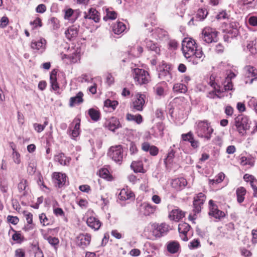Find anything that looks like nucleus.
I'll list each match as a JSON object with an SVG mask.
<instances>
[{"label":"nucleus","instance_id":"f257e3e1","mask_svg":"<svg viewBox=\"0 0 257 257\" xmlns=\"http://www.w3.org/2000/svg\"><path fill=\"white\" fill-rule=\"evenodd\" d=\"M182 52L187 59H192V63L197 64L203 59V53L201 48H198L195 41L191 38H186L182 42Z\"/></svg>","mask_w":257,"mask_h":257},{"label":"nucleus","instance_id":"f03ea898","mask_svg":"<svg viewBox=\"0 0 257 257\" xmlns=\"http://www.w3.org/2000/svg\"><path fill=\"white\" fill-rule=\"evenodd\" d=\"M236 75L231 72H230L223 82V87L221 88L217 84L213 82H210V85L214 88V90L209 92L207 95L208 97L210 98H215V97L222 98L224 97L222 94L224 91L231 90L233 89V84L231 81L232 79L235 78Z\"/></svg>","mask_w":257,"mask_h":257},{"label":"nucleus","instance_id":"7ed1b4c3","mask_svg":"<svg viewBox=\"0 0 257 257\" xmlns=\"http://www.w3.org/2000/svg\"><path fill=\"white\" fill-rule=\"evenodd\" d=\"M213 129L207 120H200L196 123V134L197 136L209 141L211 138Z\"/></svg>","mask_w":257,"mask_h":257},{"label":"nucleus","instance_id":"20e7f679","mask_svg":"<svg viewBox=\"0 0 257 257\" xmlns=\"http://www.w3.org/2000/svg\"><path fill=\"white\" fill-rule=\"evenodd\" d=\"M133 77L136 82L139 84L148 83L150 80V77L148 72L144 69L135 68L133 70Z\"/></svg>","mask_w":257,"mask_h":257},{"label":"nucleus","instance_id":"39448f33","mask_svg":"<svg viewBox=\"0 0 257 257\" xmlns=\"http://www.w3.org/2000/svg\"><path fill=\"white\" fill-rule=\"evenodd\" d=\"M108 156L114 162L121 164L123 156V151L121 145L111 147L108 152Z\"/></svg>","mask_w":257,"mask_h":257},{"label":"nucleus","instance_id":"423d86ee","mask_svg":"<svg viewBox=\"0 0 257 257\" xmlns=\"http://www.w3.org/2000/svg\"><path fill=\"white\" fill-rule=\"evenodd\" d=\"M218 32L214 29L206 27L202 31L200 38L206 43L215 42L217 40Z\"/></svg>","mask_w":257,"mask_h":257},{"label":"nucleus","instance_id":"0eeeda50","mask_svg":"<svg viewBox=\"0 0 257 257\" xmlns=\"http://www.w3.org/2000/svg\"><path fill=\"white\" fill-rule=\"evenodd\" d=\"M234 122L237 132L241 135H243L249 127L247 117L239 115L235 118Z\"/></svg>","mask_w":257,"mask_h":257},{"label":"nucleus","instance_id":"6e6552de","mask_svg":"<svg viewBox=\"0 0 257 257\" xmlns=\"http://www.w3.org/2000/svg\"><path fill=\"white\" fill-rule=\"evenodd\" d=\"M245 82L251 84L257 79V69L253 66L248 65L244 68Z\"/></svg>","mask_w":257,"mask_h":257},{"label":"nucleus","instance_id":"1a4fd4ad","mask_svg":"<svg viewBox=\"0 0 257 257\" xmlns=\"http://www.w3.org/2000/svg\"><path fill=\"white\" fill-rule=\"evenodd\" d=\"M153 232L156 237H160L169 231V225L165 223H153L152 224Z\"/></svg>","mask_w":257,"mask_h":257},{"label":"nucleus","instance_id":"9d476101","mask_svg":"<svg viewBox=\"0 0 257 257\" xmlns=\"http://www.w3.org/2000/svg\"><path fill=\"white\" fill-rule=\"evenodd\" d=\"M144 95L138 93L136 95L134 100L132 102V107L136 111H142L145 105Z\"/></svg>","mask_w":257,"mask_h":257},{"label":"nucleus","instance_id":"9b49d317","mask_svg":"<svg viewBox=\"0 0 257 257\" xmlns=\"http://www.w3.org/2000/svg\"><path fill=\"white\" fill-rule=\"evenodd\" d=\"M206 199L205 195L202 193L197 194L194 197L193 200V211L195 213H199L202 208Z\"/></svg>","mask_w":257,"mask_h":257},{"label":"nucleus","instance_id":"f8f14e48","mask_svg":"<svg viewBox=\"0 0 257 257\" xmlns=\"http://www.w3.org/2000/svg\"><path fill=\"white\" fill-rule=\"evenodd\" d=\"M67 176L64 173L54 172L52 175V179L56 186L59 188L63 186L66 183Z\"/></svg>","mask_w":257,"mask_h":257},{"label":"nucleus","instance_id":"ddd939ff","mask_svg":"<svg viewBox=\"0 0 257 257\" xmlns=\"http://www.w3.org/2000/svg\"><path fill=\"white\" fill-rule=\"evenodd\" d=\"M91 238V235L88 233L80 234L76 238L77 244L84 249L90 244Z\"/></svg>","mask_w":257,"mask_h":257},{"label":"nucleus","instance_id":"4468645a","mask_svg":"<svg viewBox=\"0 0 257 257\" xmlns=\"http://www.w3.org/2000/svg\"><path fill=\"white\" fill-rule=\"evenodd\" d=\"M210 211L209 215L212 216L215 218H220L225 216L224 212L218 209L217 206L214 203L213 200L209 201Z\"/></svg>","mask_w":257,"mask_h":257},{"label":"nucleus","instance_id":"2eb2a0df","mask_svg":"<svg viewBox=\"0 0 257 257\" xmlns=\"http://www.w3.org/2000/svg\"><path fill=\"white\" fill-rule=\"evenodd\" d=\"M181 138L183 141L189 142L194 149H197L199 148L200 145L199 142L198 140L194 139L192 132H189L187 134H182Z\"/></svg>","mask_w":257,"mask_h":257},{"label":"nucleus","instance_id":"dca6fc26","mask_svg":"<svg viewBox=\"0 0 257 257\" xmlns=\"http://www.w3.org/2000/svg\"><path fill=\"white\" fill-rule=\"evenodd\" d=\"M190 226L186 222H181L179 224L178 231L180 233V236L182 240L184 241H187L188 238L187 236V233L189 231Z\"/></svg>","mask_w":257,"mask_h":257},{"label":"nucleus","instance_id":"f3484780","mask_svg":"<svg viewBox=\"0 0 257 257\" xmlns=\"http://www.w3.org/2000/svg\"><path fill=\"white\" fill-rule=\"evenodd\" d=\"M157 207L155 205H153L149 203L144 202L142 204L141 210L145 216H149L154 214Z\"/></svg>","mask_w":257,"mask_h":257},{"label":"nucleus","instance_id":"a211bd4d","mask_svg":"<svg viewBox=\"0 0 257 257\" xmlns=\"http://www.w3.org/2000/svg\"><path fill=\"white\" fill-rule=\"evenodd\" d=\"M84 18L92 20L95 23L99 22L100 20L98 12L94 8H90L88 12H84Z\"/></svg>","mask_w":257,"mask_h":257},{"label":"nucleus","instance_id":"6ab92c4d","mask_svg":"<svg viewBox=\"0 0 257 257\" xmlns=\"http://www.w3.org/2000/svg\"><path fill=\"white\" fill-rule=\"evenodd\" d=\"M86 223L89 227L94 230H98L102 224L97 218L92 216L87 218Z\"/></svg>","mask_w":257,"mask_h":257},{"label":"nucleus","instance_id":"aec40b11","mask_svg":"<svg viewBox=\"0 0 257 257\" xmlns=\"http://www.w3.org/2000/svg\"><path fill=\"white\" fill-rule=\"evenodd\" d=\"M46 40L44 39H40L39 40H33L31 42V48L33 49L39 50L41 53L43 52L46 49Z\"/></svg>","mask_w":257,"mask_h":257},{"label":"nucleus","instance_id":"412c9836","mask_svg":"<svg viewBox=\"0 0 257 257\" xmlns=\"http://www.w3.org/2000/svg\"><path fill=\"white\" fill-rule=\"evenodd\" d=\"M54 160L62 166H68L71 161V158L67 157L63 153L55 155Z\"/></svg>","mask_w":257,"mask_h":257},{"label":"nucleus","instance_id":"4be33fe9","mask_svg":"<svg viewBox=\"0 0 257 257\" xmlns=\"http://www.w3.org/2000/svg\"><path fill=\"white\" fill-rule=\"evenodd\" d=\"M79 28V27L76 25L69 27L65 32L66 37L70 40L76 38L78 34Z\"/></svg>","mask_w":257,"mask_h":257},{"label":"nucleus","instance_id":"5701e85b","mask_svg":"<svg viewBox=\"0 0 257 257\" xmlns=\"http://www.w3.org/2000/svg\"><path fill=\"white\" fill-rule=\"evenodd\" d=\"M187 181L184 178H176L171 182V186L176 190L182 189L187 185Z\"/></svg>","mask_w":257,"mask_h":257},{"label":"nucleus","instance_id":"b1692460","mask_svg":"<svg viewBox=\"0 0 257 257\" xmlns=\"http://www.w3.org/2000/svg\"><path fill=\"white\" fill-rule=\"evenodd\" d=\"M134 197V193L127 189H121L118 195V199L121 200L133 199Z\"/></svg>","mask_w":257,"mask_h":257},{"label":"nucleus","instance_id":"393cba45","mask_svg":"<svg viewBox=\"0 0 257 257\" xmlns=\"http://www.w3.org/2000/svg\"><path fill=\"white\" fill-rule=\"evenodd\" d=\"M83 93L80 91L75 96L72 97L69 100V106L73 107L76 104H79L83 102Z\"/></svg>","mask_w":257,"mask_h":257},{"label":"nucleus","instance_id":"a878e982","mask_svg":"<svg viewBox=\"0 0 257 257\" xmlns=\"http://www.w3.org/2000/svg\"><path fill=\"white\" fill-rule=\"evenodd\" d=\"M145 43L146 47L149 50L154 52L157 54H159L160 53V48L157 43L153 42L152 41L146 39Z\"/></svg>","mask_w":257,"mask_h":257},{"label":"nucleus","instance_id":"bb28decb","mask_svg":"<svg viewBox=\"0 0 257 257\" xmlns=\"http://www.w3.org/2000/svg\"><path fill=\"white\" fill-rule=\"evenodd\" d=\"M184 216V213L178 209L172 210L169 214L170 219L175 221H178Z\"/></svg>","mask_w":257,"mask_h":257},{"label":"nucleus","instance_id":"cd10ccee","mask_svg":"<svg viewBox=\"0 0 257 257\" xmlns=\"http://www.w3.org/2000/svg\"><path fill=\"white\" fill-rule=\"evenodd\" d=\"M74 122H75L74 128L71 131H71L70 130L69 133L71 138L73 140H76V138L79 136L80 133V121L79 119H78L74 120Z\"/></svg>","mask_w":257,"mask_h":257},{"label":"nucleus","instance_id":"c85d7f7f","mask_svg":"<svg viewBox=\"0 0 257 257\" xmlns=\"http://www.w3.org/2000/svg\"><path fill=\"white\" fill-rule=\"evenodd\" d=\"M246 193V190L243 187H239L236 189V194L237 197V201L239 203H241L243 202Z\"/></svg>","mask_w":257,"mask_h":257},{"label":"nucleus","instance_id":"c756f323","mask_svg":"<svg viewBox=\"0 0 257 257\" xmlns=\"http://www.w3.org/2000/svg\"><path fill=\"white\" fill-rule=\"evenodd\" d=\"M180 244L177 241H171L168 243L167 250L171 253H175L180 249Z\"/></svg>","mask_w":257,"mask_h":257},{"label":"nucleus","instance_id":"7c9ffc66","mask_svg":"<svg viewBox=\"0 0 257 257\" xmlns=\"http://www.w3.org/2000/svg\"><path fill=\"white\" fill-rule=\"evenodd\" d=\"M126 29V26L121 22H118L113 25L112 31L114 34L119 35Z\"/></svg>","mask_w":257,"mask_h":257},{"label":"nucleus","instance_id":"2f4dec72","mask_svg":"<svg viewBox=\"0 0 257 257\" xmlns=\"http://www.w3.org/2000/svg\"><path fill=\"white\" fill-rule=\"evenodd\" d=\"M57 71L55 69L53 70L50 74V83L52 89L54 90H57L59 89V87L57 82Z\"/></svg>","mask_w":257,"mask_h":257},{"label":"nucleus","instance_id":"473e14b6","mask_svg":"<svg viewBox=\"0 0 257 257\" xmlns=\"http://www.w3.org/2000/svg\"><path fill=\"white\" fill-rule=\"evenodd\" d=\"M120 125L118 120L115 117H112L109 119L107 127L110 131L114 132L116 129L118 128Z\"/></svg>","mask_w":257,"mask_h":257},{"label":"nucleus","instance_id":"72a5a7b5","mask_svg":"<svg viewBox=\"0 0 257 257\" xmlns=\"http://www.w3.org/2000/svg\"><path fill=\"white\" fill-rule=\"evenodd\" d=\"M131 166L135 172H144L143 165L142 161H134L132 163Z\"/></svg>","mask_w":257,"mask_h":257},{"label":"nucleus","instance_id":"f704fd0d","mask_svg":"<svg viewBox=\"0 0 257 257\" xmlns=\"http://www.w3.org/2000/svg\"><path fill=\"white\" fill-rule=\"evenodd\" d=\"M126 119L128 121H134L138 124H140L143 121V117L141 114L133 115L127 113L126 116Z\"/></svg>","mask_w":257,"mask_h":257},{"label":"nucleus","instance_id":"c9c22d12","mask_svg":"<svg viewBox=\"0 0 257 257\" xmlns=\"http://www.w3.org/2000/svg\"><path fill=\"white\" fill-rule=\"evenodd\" d=\"M174 92L177 93H184L187 91V87L182 83H176L173 88Z\"/></svg>","mask_w":257,"mask_h":257},{"label":"nucleus","instance_id":"e433bc0d","mask_svg":"<svg viewBox=\"0 0 257 257\" xmlns=\"http://www.w3.org/2000/svg\"><path fill=\"white\" fill-rule=\"evenodd\" d=\"M88 114L93 120L96 121L99 119L100 113L98 110L94 108H90L88 110Z\"/></svg>","mask_w":257,"mask_h":257},{"label":"nucleus","instance_id":"4c0bfd02","mask_svg":"<svg viewBox=\"0 0 257 257\" xmlns=\"http://www.w3.org/2000/svg\"><path fill=\"white\" fill-rule=\"evenodd\" d=\"M45 239H46L49 243L53 246L56 249L57 248L58 244L59 243V240L58 238L49 236L45 237Z\"/></svg>","mask_w":257,"mask_h":257},{"label":"nucleus","instance_id":"58836bf2","mask_svg":"<svg viewBox=\"0 0 257 257\" xmlns=\"http://www.w3.org/2000/svg\"><path fill=\"white\" fill-rule=\"evenodd\" d=\"M15 233L12 235V239L17 243H21L24 240V237L19 231L14 230Z\"/></svg>","mask_w":257,"mask_h":257},{"label":"nucleus","instance_id":"ea45409f","mask_svg":"<svg viewBox=\"0 0 257 257\" xmlns=\"http://www.w3.org/2000/svg\"><path fill=\"white\" fill-rule=\"evenodd\" d=\"M106 15L103 17V20L106 21L108 19L114 20L117 17V14L113 11H110L108 9L106 10Z\"/></svg>","mask_w":257,"mask_h":257},{"label":"nucleus","instance_id":"a19ab883","mask_svg":"<svg viewBox=\"0 0 257 257\" xmlns=\"http://www.w3.org/2000/svg\"><path fill=\"white\" fill-rule=\"evenodd\" d=\"M243 179L246 182H249L251 186L254 184H257V179H255L254 177L251 175L245 174L243 176Z\"/></svg>","mask_w":257,"mask_h":257},{"label":"nucleus","instance_id":"79ce46f5","mask_svg":"<svg viewBox=\"0 0 257 257\" xmlns=\"http://www.w3.org/2000/svg\"><path fill=\"white\" fill-rule=\"evenodd\" d=\"M12 158L14 163L16 164H20L21 163V155L15 149H13Z\"/></svg>","mask_w":257,"mask_h":257},{"label":"nucleus","instance_id":"37998d69","mask_svg":"<svg viewBox=\"0 0 257 257\" xmlns=\"http://www.w3.org/2000/svg\"><path fill=\"white\" fill-rule=\"evenodd\" d=\"M257 40H251L248 41L247 44V49L251 53H254L255 52L256 45Z\"/></svg>","mask_w":257,"mask_h":257},{"label":"nucleus","instance_id":"c03bdc74","mask_svg":"<svg viewBox=\"0 0 257 257\" xmlns=\"http://www.w3.org/2000/svg\"><path fill=\"white\" fill-rule=\"evenodd\" d=\"M240 160V163L242 166H248L250 167H252L253 166V162L249 158H247L245 157H241Z\"/></svg>","mask_w":257,"mask_h":257},{"label":"nucleus","instance_id":"a18cd8bd","mask_svg":"<svg viewBox=\"0 0 257 257\" xmlns=\"http://www.w3.org/2000/svg\"><path fill=\"white\" fill-rule=\"evenodd\" d=\"M175 156V152L173 149H171L168 153L166 158L164 160L165 164L167 165L171 164Z\"/></svg>","mask_w":257,"mask_h":257},{"label":"nucleus","instance_id":"49530a36","mask_svg":"<svg viewBox=\"0 0 257 257\" xmlns=\"http://www.w3.org/2000/svg\"><path fill=\"white\" fill-rule=\"evenodd\" d=\"M118 105V102L115 100H111L110 99L106 100L104 102V105L107 107H111L113 109H115Z\"/></svg>","mask_w":257,"mask_h":257},{"label":"nucleus","instance_id":"de8ad7c7","mask_svg":"<svg viewBox=\"0 0 257 257\" xmlns=\"http://www.w3.org/2000/svg\"><path fill=\"white\" fill-rule=\"evenodd\" d=\"M36 164L34 160H31L30 162H29L28 166L27 168V171L29 174H34L36 171Z\"/></svg>","mask_w":257,"mask_h":257},{"label":"nucleus","instance_id":"09e8293b","mask_svg":"<svg viewBox=\"0 0 257 257\" xmlns=\"http://www.w3.org/2000/svg\"><path fill=\"white\" fill-rule=\"evenodd\" d=\"M207 11L205 9H200L198 10L197 17L200 20L204 19L207 15Z\"/></svg>","mask_w":257,"mask_h":257},{"label":"nucleus","instance_id":"8fccbe9b","mask_svg":"<svg viewBox=\"0 0 257 257\" xmlns=\"http://www.w3.org/2000/svg\"><path fill=\"white\" fill-rule=\"evenodd\" d=\"M39 219L41 223L44 226L48 225L50 224L48 218L44 213H42L39 215Z\"/></svg>","mask_w":257,"mask_h":257},{"label":"nucleus","instance_id":"3c124183","mask_svg":"<svg viewBox=\"0 0 257 257\" xmlns=\"http://www.w3.org/2000/svg\"><path fill=\"white\" fill-rule=\"evenodd\" d=\"M200 246V243L198 239H194L189 244V248L191 249L198 248Z\"/></svg>","mask_w":257,"mask_h":257},{"label":"nucleus","instance_id":"603ef678","mask_svg":"<svg viewBox=\"0 0 257 257\" xmlns=\"http://www.w3.org/2000/svg\"><path fill=\"white\" fill-rule=\"evenodd\" d=\"M159 77L161 79H165L168 81H169V79L170 77V73L167 70H163L162 71H161L159 74Z\"/></svg>","mask_w":257,"mask_h":257},{"label":"nucleus","instance_id":"864d4df0","mask_svg":"<svg viewBox=\"0 0 257 257\" xmlns=\"http://www.w3.org/2000/svg\"><path fill=\"white\" fill-rule=\"evenodd\" d=\"M155 34L159 39H162L167 36V32L161 29H158L155 31Z\"/></svg>","mask_w":257,"mask_h":257},{"label":"nucleus","instance_id":"5fc2aeb1","mask_svg":"<svg viewBox=\"0 0 257 257\" xmlns=\"http://www.w3.org/2000/svg\"><path fill=\"white\" fill-rule=\"evenodd\" d=\"M248 24L252 27H257V17L254 16H250L248 18Z\"/></svg>","mask_w":257,"mask_h":257},{"label":"nucleus","instance_id":"6e6d98bb","mask_svg":"<svg viewBox=\"0 0 257 257\" xmlns=\"http://www.w3.org/2000/svg\"><path fill=\"white\" fill-rule=\"evenodd\" d=\"M155 92L157 95L159 96H163L164 95V88L161 86L160 84L157 85L155 88Z\"/></svg>","mask_w":257,"mask_h":257},{"label":"nucleus","instance_id":"4d7b16f0","mask_svg":"<svg viewBox=\"0 0 257 257\" xmlns=\"http://www.w3.org/2000/svg\"><path fill=\"white\" fill-rule=\"evenodd\" d=\"M50 22L54 30H57L60 28L59 21L57 19L53 17L51 19Z\"/></svg>","mask_w":257,"mask_h":257},{"label":"nucleus","instance_id":"13d9d810","mask_svg":"<svg viewBox=\"0 0 257 257\" xmlns=\"http://www.w3.org/2000/svg\"><path fill=\"white\" fill-rule=\"evenodd\" d=\"M28 185V182L26 180L23 179L18 184V189L20 191H24L26 189Z\"/></svg>","mask_w":257,"mask_h":257},{"label":"nucleus","instance_id":"bf43d9fd","mask_svg":"<svg viewBox=\"0 0 257 257\" xmlns=\"http://www.w3.org/2000/svg\"><path fill=\"white\" fill-rule=\"evenodd\" d=\"M248 105L252 107L257 113V99L254 97L251 98L248 101Z\"/></svg>","mask_w":257,"mask_h":257},{"label":"nucleus","instance_id":"052dcab7","mask_svg":"<svg viewBox=\"0 0 257 257\" xmlns=\"http://www.w3.org/2000/svg\"><path fill=\"white\" fill-rule=\"evenodd\" d=\"M64 11V19L65 20H69L70 18L72 16L74 11L72 9H68Z\"/></svg>","mask_w":257,"mask_h":257},{"label":"nucleus","instance_id":"680f3d73","mask_svg":"<svg viewBox=\"0 0 257 257\" xmlns=\"http://www.w3.org/2000/svg\"><path fill=\"white\" fill-rule=\"evenodd\" d=\"M225 175L221 172L219 173L215 177V184H219L221 183L224 179Z\"/></svg>","mask_w":257,"mask_h":257},{"label":"nucleus","instance_id":"e2e57ef3","mask_svg":"<svg viewBox=\"0 0 257 257\" xmlns=\"http://www.w3.org/2000/svg\"><path fill=\"white\" fill-rule=\"evenodd\" d=\"M8 18L6 17H3L0 21V27L4 28L8 25Z\"/></svg>","mask_w":257,"mask_h":257},{"label":"nucleus","instance_id":"0e129e2a","mask_svg":"<svg viewBox=\"0 0 257 257\" xmlns=\"http://www.w3.org/2000/svg\"><path fill=\"white\" fill-rule=\"evenodd\" d=\"M8 221L14 224V225H16L17 224L18 222H19V218L17 217V216H8Z\"/></svg>","mask_w":257,"mask_h":257},{"label":"nucleus","instance_id":"69168bd1","mask_svg":"<svg viewBox=\"0 0 257 257\" xmlns=\"http://www.w3.org/2000/svg\"><path fill=\"white\" fill-rule=\"evenodd\" d=\"M99 175L101 177L107 179L108 176V171L106 169H102L99 171Z\"/></svg>","mask_w":257,"mask_h":257},{"label":"nucleus","instance_id":"338daca9","mask_svg":"<svg viewBox=\"0 0 257 257\" xmlns=\"http://www.w3.org/2000/svg\"><path fill=\"white\" fill-rule=\"evenodd\" d=\"M25 251L22 248H18L15 251V257H25Z\"/></svg>","mask_w":257,"mask_h":257},{"label":"nucleus","instance_id":"774afa93","mask_svg":"<svg viewBox=\"0 0 257 257\" xmlns=\"http://www.w3.org/2000/svg\"><path fill=\"white\" fill-rule=\"evenodd\" d=\"M251 234L252 236V242L253 243H257V228L253 229L251 231Z\"/></svg>","mask_w":257,"mask_h":257}]
</instances>
